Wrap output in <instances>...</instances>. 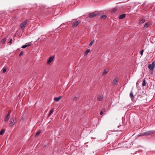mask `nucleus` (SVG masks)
Masks as SVG:
<instances>
[{
  "mask_svg": "<svg viewBox=\"0 0 155 155\" xmlns=\"http://www.w3.org/2000/svg\"><path fill=\"white\" fill-rule=\"evenodd\" d=\"M99 13L98 12H93L92 13H90L89 14V17L90 18H92L96 16L99 15Z\"/></svg>",
  "mask_w": 155,
  "mask_h": 155,
  "instance_id": "f257e3e1",
  "label": "nucleus"
},
{
  "mask_svg": "<svg viewBox=\"0 0 155 155\" xmlns=\"http://www.w3.org/2000/svg\"><path fill=\"white\" fill-rule=\"evenodd\" d=\"M28 20H25L24 21L22 22L20 25V27L22 29H24L27 24Z\"/></svg>",
  "mask_w": 155,
  "mask_h": 155,
  "instance_id": "f03ea898",
  "label": "nucleus"
},
{
  "mask_svg": "<svg viewBox=\"0 0 155 155\" xmlns=\"http://www.w3.org/2000/svg\"><path fill=\"white\" fill-rule=\"evenodd\" d=\"M16 121H15L14 118H12L10 119V122L9 123V126L11 127H12L15 124Z\"/></svg>",
  "mask_w": 155,
  "mask_h": 155,
  "instance_id": "7ed1b4c3",
  "label": "nucleus"
},
{
  "mask_svg": "<svg viewBox=\"0 0 155 155\" xmlns=\"http://www.w3.org/2000/svg\"><path fill=\"white\" fill-rule=\"evenodd\" d=\"M155 66L154 64V62H153L151 64H149L148 66V68L150 70H153L154 68L155 67Z\"/></svg>",
  "mask_w": 155,
  "mask_h": 155,
  "instance_id": "20e7f679",
  "label": "nucleus"
},
{
  "mask_svg": "<svg viewBox=\"0 0 155 155\" xmlns=\"http://www.w3.org/2000/svg\"><path fill=\"white\" fill-rule=\"evenodd\" d=\"M81 22V21H77L74 22L72 25V27L73 28H75Z\"/></svg>",
  "mask_w": 155,
  "mask_h": 155,
  "instance_id": "39448f33",
  "label": "nucleus"
},
{
  "mask_svg": "<svg viewBox=\"0 0 155 155\" xmlns=\"http://www.w3.org/2000/svg\"><path fill=\"white\" fill-rule=\"evenodd\" d=\"M54 56H53L50 57L48 59V60L47 61V64H49L50 63H51L52 61L54 60Z\"/></svg>",
  "mask_w": 155,
  "mask_h": 155,
  "instance_id": "423d86ee",
  "label": "nucleus"
},
{
  "mask_svg": "<svg viewBox=\"0 0 155 155\" xmlns=\"http://www.w3.org/2000/svg\"><path fill=\"white\" fill-rule=\"evenodd\" d=\"M150 25V22L148 21L144 25L143 29V30L146 29Z\"/></svg>",
  "mask_w": 155,
  "mask_h": 155,
  "instance_id": "0eeeda50",
  "label": "nucleus"
},
{
  "mask_svg": "<svg viewBox=\"0 0 155 155\" xmlns=\"http://www.w3.org/2000/svg\"><path fill=\"white\" fill-rule=\"evenodd\" d=\"M104 98V97L103 96L98 95L97 97V100L98 101H101Z\"/></svg>",
  "mask_w": 155,
  "mask_h": 155,
  "instance_id": "6e6552de",
  "label": "nucleus"
},
{
  "mask_svg": "<svg viewBox=\"0 0 155 155\" xmlns=\"http://www.w3.org/2000/svg\"><path fill=\"white\" fill-rule=\"evenodd\" d=\"M155 132V131L153 130H150L148 131H147V136L151 135L152 134H153Z\"/></svg>",
  "mask_w": 155,
  "mask_h": 155,
  "instance_id": "1a4fd4ad",
  "label": "nucleus"
},
{
  "mask_svg": "<svg viewBox=\"0 0 155 155\" xmlns=\"http://www.w3.org/2000/svg\"><path fill=\"white\" fill-rule=\"evenodd\" d=\"M40 9L41 10V13H43L45 12V10L46 9V8L43 5L41 6L40 7Z\"/></svg>",
  "mask_w": 155,
  "mask_h": 155,
  "instance_id": "9d476101",
  "label": "nucleus"
},
{
  "mask_svg": "<svg viewBox=\"0 0 155 155\" xmlns=\"http://www.w3.org/2000/svg\"><path fill=\"white\" fill-rule=\"evenodd\" d=\"M10 118V116H9V115L6 114L5 117V120H4L5 121V122H7V121H8V120Z\"/></svg>",
  "mask_w": 155,
  "mask_h": 155,
  "instance_id": "9b49d317",
  "label": "nucleus"
},
{
  "mask_svg": "<svg viewBox=\"0 0 155 155\" xmlns=\"http://www.w3.org/2000/svg\"><path fill=\"white\" fill-rule=\"evenodd\" d=\"M117 79L116 78H115L113 80V84L114 85H117Z\"/></svg>",
  "mask_w": 155,
  "mask_h": 155,
  "instance_id": "f8f14e48",
  "label": "nucleus"
},
{
  "mask_svg": "<svg viewBox=\"0 0 155 155\" xmlns=\"http://www.w3.org/2000/svg\"><path fill=\"white\" fill-rule=\"evenodd\" d=\"M139 136H147V132L140 133L139 134Z\"/></svg>",
  "mask_w": 155,
  "mask_h": 155,
  "instance_id": "ddd939ff",
  "label": "nucleus"
},
{
  "mask_svg": "<svg viewBox=\"0 0 155 155\" xmlns=\"http://www.w3.org/2000/svg\"><path fill=\"white\" fill-rule=\"evenodd\" d=\"M126 17V14H122L119 16L118 17V18L119 19H122Z\"/></svg>",
  "mask_w": 155,
  "mask_h": 155,
  "instance_id": "4468645a",
  "label": "nucleus"
},
{
  "mask_svg": "<svg viewBox=\"0 0 155 155\" xmlns=\"http://www.w3.org/2000/svg\"><path fill=\"white\" fill-rule=\"evenodd\" d=\"M109 71V69L107 68L105 69L102 74L103 76L105 75Z\"/></svg>",
  "mask_w": 155,
  "mask_h": 155,
  "instance_id": "2eb2a0df",
  "label": "nucleus"
},
{
  "mask_svg": "<svg viewBox=\"0 0 155 155\" xmlns=\"http://www.w3.org/2000/svg\"><path fill=\"white\" fill-rule=\"evenodd\" d=\"M62 98V97L61 96H59L58 97H55L54 98V100L56 101H58L60 99H61Z\"/></svg>",
  "mask_w": 155,
  "mask_h": 155,
  "instance_id": "dca6fc26",
  "label": "nucleus"
},
{
  "mask_svg": "<svg viewBox=\"0 0 155 155\" xmlns=\"http://www.w3.org/2000/svg\"><path fill=\"white\" fill-rule=\"evenodd\" d=\"M130 96L132 99L134 98V95L133 94V93L132 91H131L130 93Z\"/></svg>",
  "mask_w": 155,
  "mask_h": 155,
  "instance_id": "f3484780",
  "label": "nucleus"
},
{
  "mask_svg": "<svg viewBox=\"0 0 155 155\" xmlns=\"http://www.w3.org/2000/svg\"><path fill=\"white\" fill-rule=\"evenodd\" d=\"M90 51V49H87L86 51H85L84 53V56H86Z\"/></svg>",
  "mask_w": 155,
  "mask_h": 155,
  "instance_id": "a211bd4d",
  "label": "nucleus"
},
{
  "mask_svg": "<svg viewBox=\"0 0 155 155\" xmlns=\"http://www.w3.org/2000/svg\"><path fill=\"white\" fill-rule=\"evenodd\" d=\"M5 130L4 129H3L1 130L0 132V135H2L5 132Z\"/></svg>",
  "mask_w": 155,
  "mask_h": 155,
  "instance_id": "6ab92c4d",
  "label": "nucleus"
},
{
  "mask_svg": "<svg viewBox=\"0 0 155 155\" xmlns=\"http://www.w3.org/2000/svg\"><path fill=\"white\" fill-rule=\"evenodd\" d=\"M117 9L116 8H114L113 9L111 12L112 13H114L117 12Z\"/></svg>",
  "mask_w": 155,
  "mask_h": 155,
  "instance_id": "aec40b11",
  "label": "nucleus"
},
{
  "mask_svg": "<svg viewBox=\"0 0 155 155\" xmlns=\"http://www.w3.org/2000/svg\"><path fill=\"white\" fill-rule=\"evenodd\" d=\"M6 39H7V38H4L1 41V42L2 43H5L6 40Z\"/></svg>",
  "mask_w": 155,
  "mask_h": 155,
  "instance_id": "412c9836",
  "label": "nucleus"
},
{
  "mask_svg": "<svg viewBox=\"0 0 155 155\" xmlns=\"http://www.w3.org/2000/svg\"><path fill=\"white\" fill-rule=\"evenodd\" d=\"M146 81L144 79L143 80V81L142 84V86H144L146 85Z\"/></svg>",
  "mask_w": 155,
  "mask_h": 155,
  "instance_id": "4be33fe9",
  "label": "nucleus"
},
{
  "mask_svg": "<svg viewBox=\"0 0 155 155\" xmlns=\"http://www.w3.org/2000/svg\"><path fill=\"white\" fill-rule=\"evenodd\" d=\"M145 21V20L144 19H143L141 20L140 22H139V24H143V23H144V22Z\"/></svg>",
  "mask_w": 155,
  "mask_h": 155,
  "instance_id": "5701e85b",
  "label": "nucleus"
},
{
  "mask_svg": "<svg viewBox=\"0 0 155 155\" xmlns=\"http://www.w3.org/2000/svg\"><path fill=\"white\" fill-rule=\"evenodd\" d=\"M54 109H52L50 111L49 114L48 116H50L52 113H53L54 112Z\"/></svg>",
  "mask_w": 155,
  "mask_h": 155,
  "instance_id": "b1692460",
  "label": "nucleus"
},
{
  "mask_svg": "<svg viewBox=\"0 0 155 155\" xmlns=\"http://www.w3.org/2000/svg\"><path fill=\"white\" fill-rule=\"evenodd\" d=\"M41 132V131L40 130H39L38 131V132L35 135V137H36L38 136L40 134Z\"/></svg>",
  "mask_w": 155,
  "mask_h": 155,
  "instance_id": "393cba45",
  "label": "nucleus"
},
{
  "mask_svg": "<svg viewBox=\"0 0 155 155\" xmlns=\"http://www.w3.org/2000/svg\"><path fill=\"white\" fill-rule=\"evenodd\" d=\"M6 70H7V68L4 67L2 69L3 72L4 73H5L6 71Z\"/></svg>",
  "mask_w": 155,
  "mask_h": 155,
  "instance_id": "a878e982",
  "label": "nucleus"
},
{
  "mask_svg": "<svg viewBox=\"0 0 155 155\" xmlns=\"http://www.w3.org/2000/svg\"><path fill=\"white\" fill-rule=\"evenodd\" d=\"M105 109L104 108H103L102 109V110L101 111V112H100V115H102L103 114V112H104L105 111Z\"/></svg>",
  "mask_w": 155,
  "mask_h": 155,
  "instance_id": "bb28decb",
  "label": "nucleus"
},
{
  "mask_svg": "<svg viewBox=\"0 0 155 155\" xmlns=\"http://www.w3.org/2000/svg\"><path fill=\"white\" fill-rule=\"evenodd\" d=\"M107 16L106 15H103L101 16V18H102L105 19L107 18Z\"/></svg>",
  "mask_w": 155,
  "mask_h": 155,
  "instance_id": "cd10ccee",
  "label": "nucleus"
},
{
  "mask_svg": "<svg viewBox=\"0 0 155 155\" xmlns=\"http://www.w3.org/2000/svg\"><path fill=\"white\" fill-rule=\"evenodd\" d=\"M94 40H93V41H92L89 44V46H91V45H92L93 44V43H94Z\"/></svg>",
  "mask_w": 155,
  "mask_h": 155,
  "instance_id": "c85d7f7f",
  "label": "nucleus"
},
{
  "mask_svg": "<svg viewBox=\"0 0 155 155\" xmlns=\"http://www.w3.org/2000/svg\"><path fill=\"white\" fill-rule=\"evenodd\" d=\"M23 53H24L23 51H21L19 55V56L21 57L22 55L23 54Z\"/></svg>",
  "mask_w": 155,
  "mask_h": 155,
  "instance_id": "c756f323",
  "label": "nucleus"
},
{
  "mask_svg": "<svg viewBox=\"0 0 155 155\" xmlns=\"http://www.w3.org/2000/svg\"><path fill=\"white\" fill-rule=\"evenodd\" d=\"M143 51H144L143 50L140 51V54L141 55H143Z\"/></svg>",
  "mask_w": 155,
  "mask_h": 155,
  "instance_id": "7c9ffc66",
  "label": "nucleus"
},
{
  "mask_svg": "<svg viewBox=\"0 0 155 155\" xmlns=\"http://www.w3.org/2000/svg\"><path fill=\"white\" fill-rule=\"evenodd\" d=\"M26 47H27L26 45H23L21 47V48H25Z\"/></svg>",
  "mask_w": 155,
  "mask_h": 155,
  "instance_id": "2f4dec72",
  "label": "nucleus"
},
{
  "mask_svg": "<svg viewBox=\"0 0 155 155\" xmlns=\"http://www.w3.org/2000/svg\"><path fill=\"white\" fill-rule=\"evenodd\" d=\"M11 110H9V111L8 112V113L7 114V115H8L9 116H10V114L11 113Z\"/></svg>",
  "mask_w": 155,
  "mask_h": 155,
  "instance_id": "473e14b6",
  "label": "nucleus"
},
{
  "mask_svg": "<svg viewBox=\"0 0 155 155\" xmlns=\"http://www.w3.org/2000/svg\"><path fill=\"white\" fill-rule=\"evenodd\" d=\"M12 39L11 38L10 40V41L9 42V43H10V44H11L12 43Z\"/></svg>",
  "mask_w": 155,
  "mask_h": 155,
  "instance_id": "72a5a7b5",
  "label": "nucleus"
},
{
  "mask_svg": "<svg viewBox=\"0 0 155 155\" xmlns=\"http://www.w3.org/2000/svg\"><path fill=\"white\" fill-rule=\"evenodd\" d=\"M77 99V97H76V96H75V97H74V98H73V100H76Z\"/></svg>",
  "mask_w": 155,
  "mask_h": 155,
  "instance_id": "f704fd0d",
  "label": "nucleus"
},
{
  "mask_svg": "<svg viewBox=\"0 0 155 155\" xmlns=\"http://www.w3.org/2000/svg\"><path fill=\"white\" fill-rule=\"evenodd\" d=\"M89 18V17H88L86 18H85V21H88V18Z\"/></svg>",
  "mask_w": 155,
  "mask_h": 155,
  "instance_id": "c9c22d12",
  "label": "nucleus"
},
{
  "mask_svg": "<svg viewBox=\"0 0 155 155\" xmlns=\"http://www.w3.org/2000/svg\"><path fill=\"white\" fill-rule=\"evenodd\" d=\"M26 45V47H27L30 46L31 45L30 44H28L27 45Z\"/></svg>",
  "mask_w": 155,
  "mask_h": 155,
  "instance_id": "e433bc0d",
  "label": "nucleus"
},
{
  "mask_svg": "<svg viewBox=\"0 0 155 155\" xmlns=\"http://www.w3.org/2000/svg\"><path fill=\"white\" fill-rule=\"evenodd\" d=\"M91 139H95V138H96V137H91Z\"/></svg>",
  "mask_w": 155,
  "mask_h": 155,
  "instance_id": "4c0bfd02",
  "label": "nucleus"
},
{
  "mask_svg": "<svg viewBox=\"0 0 155 155\" xmlns=\"http://www.w3.org/2000/svg\"><path fill=\"white\" fill-rule=\"evenodd\" d=\"M61 26H62V25H61L60 26V27H61Z\"/></svg>",
  "mask_w": 155,
  "mask_h": 155,
  "instance_id": "58836bf2",
  "label": "nucleus"
}]
</instances>
